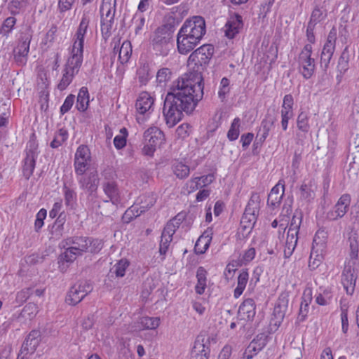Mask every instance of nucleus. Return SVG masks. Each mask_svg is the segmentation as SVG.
Segmentation results:
<instances>
[{"label": "nucleus", "instance_id": "9", "mask_svg": "<svg viewBox=\"0 0 359 359\" xmlns=\"http://www.w3.org/2000/svg\"><path fill=\"white\" fill-rule=\"evenodd\" d=\"M172 32L166 26L158 27L152 39V47L159 55H166L170 50Z\"/></svg>", "mask_w": 359, "mask_h": 359}, {"label": "nucleus", "instance_id": "25", "mask_svg": "<svg viewBox=\"0 0 359 359\" xmlns=\"http://www.w3.org/2000/svg\"><path fill=\"white\" fill-rule=\"evenodd\" d=\"M257 212L251 210L250 208H245V212L241 220V225L244 229H252L257 219Z\"/></svg>", "mask_w": 359, "mask_h": 359}, {"label": "nucleus", "instance_id": "32", "mask_svg": "<svg viewBox=\"0 0 359 359\" xmlns=\"http://www.w3.org/2000/svg\"><path fill=\"white\" fill-rule=\"evenodd\" d=\"M336 45L326 43L324 44L320 60L321 64H323L325 69H327L330 63L334 52L335 50Z\"/></svg>", "mask_w": 359, "mask_h": 359}, {"label": "nucleus", "instance_id": "7", "mask_svg": "<svg viewBox=\"0 0 359 359\" xmlns=\"http://www.w3.org/2000/svg\"><path fill=\"white\" fill-rule=\"evenodd\" d=\"M312 53L313 47L311 44H305L298 55V70L305 79L311 78L316 69V62L312 57Z\"/></svg>", "mask_w": 359, "mask_h": 359}, {"label": "nucleus", "instance_id": "44", "mask_svg": "<svg viewBox=\"0 0 359 359\" xmlns=\"http://www.w3.org/2000/svg\"><path fill=\"white\" fill-rule=\"evenodd\" d=\"M199 188H201V184H200V179L198 177H191L189 180L183 187L184 192L190 194L195 192Z\"/></svg>", "mask_w": 359, "mask_h": 359}, {"label": "nucleus", "instance_id": "21", "mask_svg": "<svg viewBox=\"0 0 359 359\" xmlns=\"http://www.w3.org/2000/svg\"><path fill=\"white\" fill-rule=\"evenodd\" d=\"M285 192L284 184L279 182L271 190L267 198V204L273 208L280 205Z\"/></svg>", "mask_w": 359, "mask_h": 359}, {"label": "nucleus", "instance_id": "59", "mask_svg": "<svg viewBox=\"0 0 359 359\" xmlns=\"http://www.w3.org/2000/svg\"><path fill=\"white\" fill-rule=\"evenodd\" d=\"M313 298V290L312 287L310 286H307L303 292L302 297V303L301 308L304 305L305 307H308L310 303L312 301Z\"/></svg>", "mask_w": 359, "mask_h": 359}, {"label": "nucleus", "instance_id": "3", "mask_svg": "<svg viewBox=\"0 0 359 359\" xmlns=\"http://www.w3.org/2000/svg\"><path fill=\"white\" fill-rule=\"evenodd\" d=\"M90 22L89 13H83L79 26L72 36V45L69 48V55L64 69L76 75L79 73L83 64L84 42L88 34Z\"/></svg>", "mask_w": 359, "mask_h": 359}, {"label": "nucleus", "instance_id": "33", "mask_svg": "<svg viewBox=\"0 0 359 359\" xmlns=\"http://www.w3.org/2000/svg\"><path fill=\"white\" fill-rule=\"evenodd\" d=\"M298 233L299 232L294 231V229H288L285 247L287 248L288 252L285 250V255L288 254V257L290 256L296 248L298 241Z\"/></svg>", "mask_w": 359, "mask_h": 359}, {"label": "nucleus", "instance_id": "30", "mask_svg": "<svg viewBox=\"0 0 359 359\" xmlns=\"http://www.w3.org/2000/svg\"><path fill=\"white\" fill-rule=\"evenodd\" d=\"M116 0H102L100 6L101 18L114 19Z\"/></svg>", "mask_w": 359, "mask_h": 359}, {"label": "nucleus", "instance_id": "64", "mask_svg": "<svg viewBox=\"0 0 359 359\" xmlns=\"http://www.w3.org/2000/svg\"><path fill=\"white\" fill-rule=\"evenodd\" d=\"M75 0H58V9L60 13H65L72 9Z\"/></svg>", "mask_w": 359, "mask_h": 359}, {"label": "nucleus", "instance_id": "27", "mask_svg": "<svg viewBox=\"0 0 359 359\" xmlns=\"http://www.w3.org/2000/svg\"><path fill=\"white\" fill-rule=\"evenodd\" d=\"M114 53L118 52V60L122 64L124 65L127 63L132 55L133 49L130 41L126 40L124 41L121 47L116 48L114 47Z\"/></svg>", "mask_w": 359, "mask_h": 359}, {"label": "nucleus", "instance_id": "31", "mask_svg": "<svg viewBox=\"0 0 359 359\" xmlns=\"http://www.w3.org/2000/svg\"><path fill=\"white\" fill-rule=\"evenodd\" d=\"M89 106V93L87 87L80 88L76 100V108L79 111H85Z\"/></svg>", "mask_w": 359, "mask_h": 359}, {"label": "nucleus", "instance_id": "22", "mask_svg": "<svg viewBox=\"0 0 359 359\" xmlns=\"http://www.w3.org/2000/svg\"><path fill=\"white\" fill-rule=\"evenodd\" d=\"M351 196L349 194H343L338 200L334 207V213H332L331 218L337 219L341 218L346 213L348 208L350 205Z\"/></svg>", "mask_w": 359, "mask_h": 359}, {"label": "nucleus", "instance_id": "60", "mask_svg": "<svg viewBox=\"0 0 359 359\" xmlns=\"http://www.w3.org/2000/svg\"><path fill=\"white\" fill-rule=\"evenodd\" d=\"M191 131L189 124L182 123L177 128L175 133L178 138L184 139L189 135Z\"/></svg>", "mask_w": 359, "mask_h": 359}, {"label": "nucleus", "instance_id": "23", "mask_svg": "<svg viewBox=\"0 0 359 359\" xmlns=\"http://www.w3.org/2000/svg\"><path fill=\"white\" fill-rule=\"evenodd\" d=\"M347 243L349 248V257L351 259L357 260L359 254V234L352 229L348 233Z\"/></svg>", "mask_w": 359, "mask_h": 359}, {"label": "nucleus", "instance_id": "10", "mask_svg": "<svg viewBox=\"0 0 359 359\" xmlns=\"http://www.w3.org/2000/svg\"><path fill=\"white\" fill-rule=\"evenodd\" d=\"M90 161L91 152L89 147L85 144L79 145L74 154V167L76 175H83Z\"/></svg>", "mask_w": 359, "mask_h": 359}, {"label": "nucleus", "instance_id": "49", "mask_svg": "<svg viewBox=\"0 0 359 359\" xmlns=\"http://www.w3.org/2000/svg\"><path fill=\"white\" fill-rule=\"evenodd\" d=\"M39 313V307L36 304L29 303L25 306L22 309V315L24 317L33 319Z\"/></svg>", "mask_w": 359, "mask_h": 359}, {"label": "nucleus", "instance_id": "5", "mask_svg": "<svg viewBox=\"0 0 359 359\" xmlns=\"http://www.w3.org/2000/svg\"><path fill=\"white\" fill-rule=\"evenodd\" d=\"M215 51L214 46L211 44H203L194 50L188 57V66H192L193 68H196L197 72L201 76L202 74L198 72L199 67H205L210 61L213 56ZM191 72H193L191 71Z\"/></svg>", "mask_w": 359, "mask_h": 359}, {"label": "nucleus", "instance_id": "2", "mask_svg": "<svg viewBox=\"0 0 359 359\" xmlns=\"http://www.w3.org/2000/svg\"><path fill=\"white\" fill-rule=\"evenodd\" d=\"M206 32L205 21L203 17L194 16L187 20L177 36V48L182 55H187L200 43Z\"/></svg>", "mask_w": 359, "mask_h": 359}, {"label": "nucleus", "instance_id": "8", "mask_svg": "<svg viewBox=\"0 0 359 359\" xmlns=\"http://www.w3.org/2000/svg\"><path fill=\"white\" fill-rule=\"evenodd\" d=\"M155 98L148 92H141L135 102L137 121L139 123L144 122L146 118L154 110Z\"/></svg>", "mask_w": 359, "mask_h": 359}, {"label": "nucleus", "instance_id": "40", "mask_svg": "<svg viewBox=\"0 0 359 359\" xmlns=\"http://www.w3.org/2000/svg\"><path fill=\"white\" fill-rule=\"evenodd\" d=\"M284 317L285 311L282 310L280 306H276L273 311L270 325H273L276 328H278L281 325Z\"/></svg>", "mask_w": 359, "mask_h": 359}, {"label": "nucleus", "instance_id": "16", "mask_svg": "<svg viewBox=\"0 0 359 359\" xmlns=\"http://www.w3.org/2000/svg\"><path fill=\"white\" fill-rule=\"evenodd\" d=\"M256 314V305L253 299L248 298L243 300L241 304L238 316L241 320L249 322L252 321Z\"/></svg>", "mask_w": 359, "mask_h": 359}, {"label": "nucleus", "instance_id": "45", "mask_svg": "<svg viewBox=\"0 0 359 359\" xmlns=\"http://www.w3.org/2000/svg\"><path fill=\"white\" fill-rule=\"evenodd\" d=\"M128 135L127 129L123 128L120 130L119 134L115 136L114 144L117 149H121L126 146Z\"/></svg>", "mask_w": 359, "mask_h": 359}, {"label": "nucleus", "instance_id": "37", "mask_svg": "<svg viewBox=\"0 0 359 359\" xmlns=\"http://www.w3.org/2000/svg\"><path fill=\"white\" fill-rule=\"evenodd\" d=\"M209 348L206 347L204 344L198 343L195 344L194 350L192 351V358L195 359H208L209 358Z\"/></svg>", "mask_w": 359, "mask_h": 359}, {"label": "nucleus", "instance_id": "12", "mask_svg": "<svg viewBox=\"0 0 359 359\" xmlns=\"http://www.w3.org/2000/svg\"><path fill=\"white\" fill-rule=\"evenodd\" d=\"M178 221H180V219H177V217L170 219L167 222L163 230L159 244V252L163 257L169 249L170 245L172 241V236L179 226L180 222Z\"/></svg>", "mask_w": 359, "mask_h": 359}, {"label": "nucleus", "instance_id": "6", "mask_svg": "<svg viewBox=\"0 0 359 359\" xmlns=\"http://www.w3.org/2000/svg\"><path fill=\"white\" fill-rule=\"evenodd\" d=\"M144 140L146 143L142 152L144 155L149 156H153L156 148L160 147L165 142L163 132L156 126L149 127L144 133Z\"/></svg>", "mask_w": 359, "mask_h": 359}, {"label": "nucleus", "instance_id": "1", "mask_svg": "<svg viewBox=\"0 0 359 359\" xmlns=\"http://www.w3.org/2000/svg\"><path fill=\"white\" fill-rule=\"evenodd\" d=\"M203 76L197 72H187L179 77L168 93L163 116L169 128L175 126L183 116L192 113L203 97Z\"/></svg>", "mask_w": 359, "mask_h": 359}, {"label": "nucleus", "instance_id": "13", "mask_svg": "<svg viewBox=\"0 0 359 359\" xmlns=\"http://www.w3.org/2000/svg\"><path fill=\"white\" fill-rule=\"evenodd\" d=\"M243 27V18L240 15L234 13L230 15L223 28L225 36L229 39L235 38Z\"/></svg>", "mask_w": 359, "mask_h": 359}, {"label": "nucleus", "instance_id": "43", "mask_svg": "<svg viewBox=\"0 0 359 359\" xmlns=\"http://www.w3.org/2000/svg\"><path fill=\"white\" fill-rule=\"evenodd\" d=\"M143 210H140L137 205H133L126 210L122 217V219L124 222L129 223L133 219L140 216Z\"/></svg>", "mask_w": 359, "mask_h": 359}, {"label": "nucleus", "instance_id": "4", "mask_svg": "<svg viewBox=\"0 0 359 359\" xmlns=\"http://www.w3.org/2000/svg\"><path fill=\"white\" fill-rule=\"evenodd\" d=\"M327 233L323 229L316 231L310 254L309 266L311 270L317 269L324 259V252L326 248Z\"/></svg>", "mask_w": 359, "mask_h": 359}, {"label": "nucleus", "instance_id": "19", "mask_svg": "<svg viewBox=\"0 0 359 359\" xmlns=\"http://www.w3.org/2000/svg\"><path fill=\"white\" fill-rule=\"evenodd\" d=\"M89 242L90 239L88 238L82 236L72 237L62 241L60 243V247L65 248L70 245H74L72 247L75 248L77 251H79L80 254H82L88 250Z\"/></svg>", "mask_w": 359, "mask_h": 359}, {"label": "nucleus", "instance_id": "55", "mask_svg": "<svg viewBox=\"0 0 359 359\" xmlns=\"http://www.w3.org/2000/svg\"><path fill=\"white\" fill-rule=\"evenodd\" d=\"M260 203V196L257 192H252L246 208H250L251 210L259 212Z\"/></svg>", "mask_w": 359, "mask_h": 359}, {"label": "nucleus", "instance_id": "34", "mask_svg": "<svg viewBox=\"0 0 359 359\" xmlns=\"http://www.w3.org/2000/svg\"><path fill=\"white\" fill-rule=\"evenodd\" d=\"M39 336L38 331L32 330L30 332L23 344L24 348L27 349V351L34 352L39 345Z\"/></svg>", "mask_w": 359, "mask_h": 359}, {"label": "nucleus", "instance_id": "35", "mask_svg": "<svg viewBox=\"0 0 359 359\" xmlns=\"http://www.w3.org/2000/svg\"><path fill=\"white\" fill-rule=\"evenodd\" d=\"M36 158L25 156L22 164V175L29 180L33 175L36 166Z\"/></svg>", "mask_w": 359, "mask_h": 359}, {"label": "nucleus", "instance_id": "38", "mask_svg": "<svg viewBox=\"0 0 359 359\" xmlns=\"http://www.w3.org/2000/svg\"><path fill=\"white\" fill-rule=\"evenodd\" d=\"M16 22L17 20L15 17L11 16L6 18L0 27V34L8 36L9 34L13 31Z\"/></svg>", "mask_w": 359, "mask_h": 359}, {"label": "nucleus", "instance_id": "26", "mask_svg": "<svg viewBox=\"0 0 359 359\" xmlns=\"http://www.w3.org/2000/svg\"><path fill=\"white\" fill-rule=\"evenodd\" d=\"M333 297L332 289L329 287H320L315 296L316 303L320 306H327L330 304Z\"/></svg>", "mask_w": 359, "mask_h": 359}, {"label": "nucleus", "instance_id": "39", "mask_svg": "<svg viewBox=\"0 0 359 359\" xmlns=\"http://www.w3.org/2000/svg\"><path fill=\"white\" fill-rule=\"evenodd\" d=\"M349 59L350 54L348 47L346 46L341 54L337 65L338 70L341 74H344L348 69Z\"/></svg>", "mask_w": 359, "mask_h": 359}, {"label": "nucleus", "instance_id": "24", "mask_svg": "<svg viewBox=\"0 0 359 359\" xmlns=\"http://www.w3.org/2000/svg\"><path fill=\"white\" fill-rule=\"evenodd\" d=\"M249 280V273L247 269H243L239 272L237 278V285L233 290V297L239 298L243 293Z\"/></svg>", "mask_w": 359, "mask_h": 359}, {"label": "nucleus", "instance_id": "36", "mask_svg": "<svg viewBox=\"0 0 359 359\" xmlns=\"http://www.w3.org/2000/svg\"><path fill=\"white\" fill-rule=\"evenodd\" d=\"M172 171L177 178L184 179L189 176L190 169L185 163L177 161L172 165Z\"/></svg>", "mask_w": 359, "mask_h": 359}, {"label": "nucleus", "instance_id": "51", "mask_svg": "<svg viewBox=\"0 0 359 359\" xmlns=\"http://www.w3.org/2000/svg\"><path fill=\"white\" fill-rule=\"evenodd\" d=\"M326 15L323 13V11L318 6L315 7L311 13L309 24L316 25L318 23L321 22Z\"/></svg>", "mask_w": 359, "mask_h": 359}, {"label": "nucleus", "instance_id": "52", "mask_svg": "<svg viewBox=\"0 0 359 359\" xmlns=\"http://www.w3.org/2000/svg\"><path fill=\"white\" fill-rule=\"evenodd\" d=\"M230 92V81L229 80L224 77L221 79L219 88L218 90V96L222 100H224L226 98L227 94Z\"/></svg>", "mask_w": 359, "mask_h": 359}, {"label": "nucleus", "instance_id": "14", "mask_svg": "<svg viewBox=\"0 0 359 359\" xmlns=\"http://www.w3.org/2000/svg\"><path fill=\"white\" fill-rule=\"evenodd\" d=\"M32 37L23 38L13 50L15 61L19 65H25L27 62Z\"/></svg>", "mask_w": 359, "mask_h": 359}, {"label": "nucleus", "instance_id": "29", "mask_svg": "<svg viewBox=\"0 0 359 359\" xmlns=\"http://www.w3.org/2000/svg\"><path fill=\"white\" fill-rule=\"evenodd\" d=\"M161 320L158 317L144 316L140 318L137 327L140 330H155L160 325Z\"/></svg>", "mask_w": 359, "mask_h": 359}, {"label": "nucleus", "instance_id": "46", "mask_svg": "<svg viewBox=\"0 0 359 359\" xmlns=\"http://www.w3.org/2000/svg\"><path fill=\"white\" fill-rule=\"evenodd\" d=\"M114 19L101 18V33L104 38H108L111 33Z\"/></svg>", "mask_w": 359, "mask_h": 359}, {"label": "nucleus", "instance_id": "58", "mask_svg": "<svg viewBox=\"0 0 359 359\" xmlns=\"http://www.w3.org/2000/svg\"><path fill=\"white\" fill-rule=\"evenodd\" d=\"M238 266V264L236 261L233 260L230 262H229L224 271V276L226 279L231 278L234 274L235 272L237 271Z\"/></svg>", "mask_w": 359, "mask_h": 359}, {"label": "nucleus", "instance_id": "63", "mask_svg": "<svg viewBox=\"0 0 359 359\" xmlns=\"http://www.w3.org/2000/svg\"><path fill=\"white\" fill-rule=\"evenodd\" d=\"M171 71L168 68H162L159 69L156 74V80L158 83H165L170 80Z\"/></svg>", "mask_w": 359, "mask_h": 359}, {"label": "nucleus", "instance_id": "56", "mask_svg": "<svg viewBox=\"0 0 359 359\" xmlns=\"http://www.w3.org/2000/svg\"><path fill=\"white\" fill-rule=\"evenodd\" d=\"M64 196L67 206H72L76 201V194L69 188L64 187Z\"/></svg>", "mask_w": 359, "mask_h": 359}, {"label": "nucleus", "instance_id": "17", "mask_svg": "<svg viewBox=\"0 0 359 359\" xmlns=\"http://www.w3.org/2000/svg\"><path fill=\"white\" fill-rule=\"evenodd\" d=\"M266 336L263 334L257 335L245 348L244 358L246 359H252L260 352L266 345Z\"/></svg>", "mask_w": 359, "mask_h": 359}, {"label": "nucleus", "instance_id": "62", "mask_svg": "<svg viewBox=\"0 0 359 359\" xmlns=\"http://www.w3.org/2000/svg\"><path fill=\"white\" fill-rule=\"evenodd\" d=\"M27 4L25 0H11L9 8L13 14L19 13L20 11L25 7Z\"/></svg>", "mask_w": 359, "mask_h": 359}, {"label": "nucleus", "instance_id": "42", "mask_svg": "<svg viewBox=\"0 0 359 359\" xmlns=\"http://www.w3.org/2000/svg\"><path fill=\"white\" fill-rule=\"evenodd\" d=\"M75 76V74L64 69L62 72V76L57 84V88L60 91L65 90L72 82Z\"/></svg>", "mask_w": 359, "mask_h": 359}, {"label": "nucleus", "instance_id": "48", "mask_svg": "<svg viewBox=\"0 0 359 359\" xmlns=\"http://www.w3.org/2000/svg\"><path fill=\"white\" fill-rule=\"evenodd\" d=\"M297 128L299 130L307 133L309 130V116L305 112H301L297 120Z\"/></svg>", "mask_w": 359, "mask_h": 359}, {"label": "nucleus", "instance_id": "15", "mask_svg": "<svg viewBox=\"0 0 359 359\" xmlns=\"http://www.w3.org/2000/svg\"><path fill=\"white\" fill-rule=\"evenodd\" d=\"M294 99L291 94H287L284 96L281 106V126L283 130H286L288 127V122L293 116Z\"/></svg>", "mask_w": 359, "mask_h": 359}, {"label": "nucleus", "instance_id": "28", "mask_svg": "<svg viewBox=\"0 0 359 359\" xmlns=\"http://www.w3.org/2000/svg\"><path fill=\"white\" fill-rule=\"evenodd\" d=\"M207 276L208 271L206 269L200 266L198 268L196 271L197 283L195 285V291L198 294H203L207 287Z\"/></svg>", "mask_w": 359, "mask_h": 359}, {"label": "nucleus", "instance_id": "18", "mask_svg": "<svg viewBox=\"0 0 359 359\" xmlns=\"http://www.w3.org/2000/svg\"><path fill=\"white\" fill-rule=\"evenodd\" d=\"M213 229L208 227L199 236L194 246V252L197 255H203L208 250L212 240Z\"/></svg>", "mask_w": 359, "mask_h": 359}, {"label": "nucleus", "instance_id": "61", "mask_svg": "<svg viewBox=\"0 0 359 359\" xmlns=\"http://www.w3.org/2000/svg\"><path fill=\"white\" fill-rule=\"evenodd\" d=\"M75 101V96L72 94L69 95L65 100L60 107V114L64 115L67 113L72 107Z\"/></svg>", "mask_w": 359, "mask_h": 359}, {"label": "nucleus", "instance_id": "20", "mask_svg": "<svg viewBox=\"0 0 359 359\" xmlns=\"http://www.w3.org/2000/svg\"><path fill=\"white\" fill-rule=\"evenodd\" d=\"M356 277L353 269L351 267H345L341 275V284L347 294L351 295L355 286Z\"/></svg>", "mask_w": 359, "mask_h": 359}, {"label": "nucleus", "instance_id": "50", "mask_svg": "<svg viewBox=\"0 0 359 359\" xmlns=\"http://www.w3.org/2000/svg\"><path fill=\"white\" fill-rule=\"evenodd\" d=\"M104 191L111 201L118 200V189L114 182H108L104 186Z\"/></svg>", "mask_w": 359, "mask_h": 359}, {"label": "nucleus", "instance_id": "41", "mask_svg": "<svg viewBox=\"0 0 359 359\" xmlns=\"http://www.w3.org/2000/svg\"><path fill=\"white\" fill-rule=\"evenodd\" d=\"M241 120L238 117H236L230 126L227 133V137L230 141H234L238 139L240 134Z\"/></svg>", "mask_w": 359, "mask_h": 359}, {"label": "nucleus", "instance_id": "47", "mask_svg": "<svg viewBox=\"0 0 359 359\" xmlns=\"http://www.w3.org/2000/svg\"><path fill=\"white\" fill-rule=\"evenodd\" d=\"M79 251H77L75 248L72 246L68 247L65 251L61 255V259L66 262H73L77 257L81 255Z\"/></svg>", "mask_w": 359, "mask_h": 359}, {"label": "nucleus", "instance_id": "54", "mask_svg": "<svg viewBox=\"0 0 359 359\" xmlns=\"http://www.w3.org/2000/svg\"><path fill=\"white\" fill-rule=\"evenodd\" d=\"M145 24V18L142 13H135L133 18V25L135 34H139Z\"/></svg>", "mask_w": 359, "mask_h": 359}, {"label": "nucleus", "instance_id": "11", "mask_svg": "<svg viewBox=\"0 0 359 359\" xmlns=\"http://www.w3.org/2000/svg\"><path fill=\"white\" fill-rule=\"evenodd\" d=\"M92 289V285L86 281L77 283L70 288L65 302L69 305H76L90 292Z\"/></svg>", "mask_w": 359, "mask_h": 359}, {"label": "nucleus", "instance_id": "53", "mask_svg": "<svg viewBox=\"0 0 359 359\" xmlns=\"http://www.w3.org/2000/svg\"><path fill=\"white\" fill-rule=\"evenodd\" d=\"M38 144L34 139L29 140L26 145L25 156L33 157L37 158L38 156Z\"/></svg>", "mask_w": 359, "mask_h": 359}, {"label": "nucleus", "instance_id": "57", "mask_svg": "<svg viewBox=\"0 0 359 359\" xmlns=\"http://www.w3.org/2000/svg\"><path fill=\"white\" fill-rule=\"evenodd\" d=\"M128 266L129 262L126 259H122L116 263L114 266L116 276L123 277Z\"/></svg>", "mask_w": 359, "mask_h": 359}]
</instances>
